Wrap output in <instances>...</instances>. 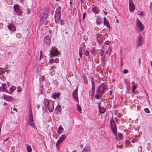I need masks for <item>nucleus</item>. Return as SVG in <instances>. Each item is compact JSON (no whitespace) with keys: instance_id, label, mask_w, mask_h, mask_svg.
Instances as JSON below:
<instances>
[{"instance_id":"nucleus-44","label":"nucleus","mask_w":152,"mask_h":152,"mask_svg":"<svg viewBox=\"0 0 152 152\" xmlns=\"http://www.w3.org/2000/svg\"><path fill=\"white\" fill-rule=\"evenodd\" d=\"M3 68H0V75H2V74L3 73Z\"/></svg>"},{"instance_id":"nucleus-5","label":"nucleus","mask_w":152,"mask_h":152,"mask_svg":"<svg viewBox=\"0 0 152 152\" xmlns=\"http://www.w3.org/2000/svg\"><path fill=\"white\" fill-rule=\"evenodd\" d=\"M50 53L51 55L56 56H57L58 52L57 49L56 47L53 46L52 47Z\"/></svg>"},{"instance_id":"nucleus-26","label":"nucleus","mask_w":152,"mask_h":152,"mask_svg":"<svg viewBox=\"0 0 152 152\" xmlns=\"http://www.w3.org/2000/svg\"><path fill=\"white\" fill-rule=\"evenodd\" d=\"M60 96V94L59 93H56L54 94L53 95V98L55 99H56V98L58 97H59Z\"/></svg>"},{"instance_id":"nucleus-28","label":"nucleus","mask_w":152,"mask_h":152,"mask_svg":"<svg viewBox=\"0 0 152 152\" xmlns=\"http://www.w3.org/2000/svg\"><path fill=\"white\" fill-rule=\"evenodd\" d=\"M27 151L28 152H31V148L30 145H27Z\"/></svg>"},{"instance_id":"nucleus-56","label":"nucleus","mask_w":152,"mask_h":152,"mask_svg":"<svg viewBox=\"0 0 152 152\" xmlns=\"http://www.w3.org/2000/svg\"><path fill=\"white\" fill-rule=\"evenodd\" d=\"M27 12L28 14H29L30 13V10L29 9H28Z\"/></svg>"},{"instance_id":"nucleus-11","label":"nucleus","mask_w":152,"mask_h":152,"mask_svg":"<svg viewBox=\"0 0 152 152\" xmlns=\"http://www.w3.org/2000/svg\"><path fill=\"white\" fill-rule=\"evenodd\" d=\"M8 29L11 31V34H12V32L16 30V27L14 24L11 23L7 26Z\"/></svg>"},{"instance_id":"nucleus-18","label":"nucleus","mask_w":152,"mask_h":152,"mask_svg":"<svg viewBox=\"0 0 152 152\" xmlns=\"http://www.w3.org/2000/svg\"><path fill=\"white\" fill-rule=\"evenodd\" d=\"M6 88L7 86L6 84L4 83L2 84L1 87H0V91H4L6 90Z\"/></svg>"},{"instance_id":"nucleus-27","label":"nucleus","mask_w":152,"mask_h":152,"mask_svg":"<svg viewBox=\"0 0 152 152\" xmlns=\"http://www.w3.org/2000/svg\"><path fill=\"white\" fill-rule=\"evenodd\" d=\"M102 94L97 93L96 95L95 96V97L96 99H99V97H102Z\"/></svg>"},{"instance_id":"nucleus-40","label":"nucleus","mask_w":152,"mask_h":152,"mask_svg":"<svg viewBox=\"0 0 152 152\" xmlns=\"http://www.w3.org/2000/svg\"><path fill=\"white\" fill-rule=\"evenodd\" d=\"M144 110L145 112L146 113H150V111L148 108H145L144 109Z\"/></svg>"},{"instance_id":"nucleus-30","label":"nucleus","mask_w":152,"mask_h":152,"mask_svg":"<svg viewBox=\"0 0 152 152\" xmlns=\"http://www.w3.org/2000/svg\"><path fill=\"white\" fill-rule=\"evenodd\" d=\"M0 79L1 80L3 81H4L5 79V77L4 75H1L0 77Z\"/></svg>"},{"instance_id":"nucleus-61","label":"nucleus","mask_w":152,"mask_h":152,"mask_svg":"<svg viewBox=\"0 0 152 152\" xmlns=\"http://www.w3.org/2000/svg\"><path fill=\"white\" fill-rule=\"evenodd\" d=\"M118 118H121V114H118Z\"/></svg>"},{"instance_id":"nucleus-34","label":"nucleus","mask_w":152,"mask_h":152,"mask_svg":"<svg viewBox=\"0 0 152 152\" xmlns=\"http://www.w3.org/2000/svg\"><path fill=\"white\" fill-rule=\"evenodd\" d=\"M77 109L78 110L79 112L81 111V108L80 106L78 104H77Z\"/></svg>"},{"instance_id":"nucleus-25","label":"nucleus","mask_w":152,"mask_h":152,"mask_svg":"<svg viewBox=\"0 0 152 152\" xmlns=\"http://www.w3.org/2000/svg\"><path fill=\"white\" fill-rule=\"evenodd\" d=\"M99 109L100 113H103L105 112V110L102 107H99Z\"/></svg>"},{"instance_id":"nucleus-21","label":"nucleus","mask_w":152,"mask_h":152,"mask_svg":"<svg viewBox=\"0 0 152 152\" xmlns=\"http://www.w3.org/2000/svg\"><path fill=\"white\" fill-rule=\"evenodd\" d=\"M61 109V107L60 105H58L56 108L55 109V111L56 113L60 112Z\"/></svg>"},{"instance_id":"nucleus-42","label":"nucleus","mask_w":152,"mask_h":152,"mask_svg":"<svg viewBox=\"0 0 152 152\" xmlns=\"http://www.w3.org/2000/svg\"><path fill=\"white\" fill-rule=\"evenodd\" d=\"M97 20H96V23L97 24H100L101 23V22L100 21V20L99 19H98L97 18Z\"/></svg>"},{"instance_id":"nucleus-41","label":"nucleus","mask_w":152,"mask_h":152,"mask_svg":"<svg viewBox=\"0 0 152 152\" xmlns=\"http://www.w3.org/2000/svg\"><path fill=\"white\" fill-rule=\"evenodd\" d=\"M59 130H60V131H62V130H64L63 128L62 127V126L61 125H60L58 128V129Z\"/></svg>"},{"instance_id":"nucleus-60","label":"nucleus","mask_w":152,"mask_h":152,"mask_svg":"<svg viewBox=\"0 0 152 152\" xmlns=\"http://www.w3.org/2000/svg\"><path fill=\"white\" fill-rule=\"evenodd\" d=\"M36 107L38 109L40 107V106L39 105H36Z\"/></svg>"},{"instance_id":"nucleus-62","label":"nucleus","mask_w":152,"mask_h":152,"mask_svg":"<svg viewBox=\"0 0 152 152\" xmlns=\"http://www.w3.org/2000/svg\"><path fill=\"white\" fill-rule=\"evenodd\" d=\"M54 11L53 10H52L51 11V13L52 15H53V13H54Z\"/></svg>"},{"instance_id":"nucleus-20","label":"nucleus","mask_w":152,"mask_h":152,"mask_svg":"<svg viewBox=\"0 0 152 152\" xmlns=\"http://www.w3.org/2000/svg\"><path fill=\"white\" fill-rule=\"evenodd\" d=\"M104 25L106 26L107 28L110 27L109 22L107 21L106 18L105 17L104 18Z\"/></svg>"},{"instance_id":"nucleus-54","label":"nucleus","mask_w":152,"mask_h":152,"mask_svg":"<svg viewBox=\"0 0 152 152\" xmlns=\"http://www.w3.org/2000/svg\"><path fill=\"white\" fill-rule=\"evenodd\" d=\"M85 15H86L85 12H84L83 14V19L85 18Z\"/></svg>"},{"instance_id":"nucleus-52","label":"nucleus","mask_w":152,"mask_h":152,"mask_svg":"<svg viewBox=\"0 0 152 152\" xmlns=\"http://www.w3.org/2000/svg\"><path fill=\"white\" fill-rule=\"evenodd\" d=\"M105 43L106 45H108L110 44V42L109 41H107L105 42Z\"/></svg>"},{"instance_id":"nucleus-53","label":"nucleus","mask_w":152,"mask_h":152,"mask_svg":"<svg viewBox=\"0 0 152 152\" xmlns=\"http://www.w3.org/2000/svg\"><path fill=\"white\" fill-rule=\"evenodd\" d=\"M92 89V94L93 95L94 94V92H95V89Z\"/></svg>"},{"instance_id":"nucleus-8","label":"nucleus","mask_w":152,"mask_h":152,"mask_svg":"<svg viewBox=\"0 0 152 152\" xmlns=\"http://www.w3.org/2000/svg\"><path fill=\"white\" fill-rule=\"evenodd\" d=\"M29 125L32 126L35 129H37V128L35 126L33 121V117L32 114L31 113L29 116Z\"/></svg>"},{"instance_id":"nucleus-2","label":"nucleus","mask_w":152,"mask_h":152,"mask_svg":"<svg viewBox=\"0 0 152 152\" xmlns=\"http://www.w3.org/2000/svg\"><path fill=\"white\" fill-rule=\"evenodd\" d=\"M110 125L112 131L116 136L117 135V128L115 124L112 119L110 121Z\"/></svg>"},{"instance_id":"nucleus-22","label":"nucleus","mask_w":152,"mask_h":152,"mask_svg":"<svg viewBox=\"0 0 152 152\" xmlns=\"http://www.w3.org/2000/svg\"><path fill=\"white\" fill-rule=\"evenodd\" d=\"M44 103L45 104V105L47 107L50 103V102H49V100L48 99H45Z\"/></svg>"},{"instance_id":"nucleus-38","label":"nucleus","mask_w":152,"mask_h":152,"mask_svg":"<svg viewBox=\"0 0 152 152\" xmlns=\"http://www.w3.org/2000/svg\"><path fill=\"white\" fill-rule=\"evenodd\" d=\"M100 51V56H102H102L103 55L104 51L102 49H101Z\"/></svg>"},{"instance_id":"nucleus-46","label":"nucleus","mask_w":152,"mask_h":152,"mask_svg":"<svg viewBox=\"0 0 152 152\" xmlns=\"http://www.w3.org/2000/svg\"><path fill=\"white\" fill-rule=\"evenodd\" d=\"M21 91V90L20 87V86H18V87L17 91L18 92H20Z\"/></svg>"},{"instance_id":"nucleus-9","label":"nucleus","mask_w":152,"mask_h":152,"mask_svg":"<svg viewBox=\"0 0 152 152\" xmlns=\"http://www.w3.org/2000/svg\"><path fill=\"white\" fill-rule=\"evenodd\" d=\"M14 9L15 12L18 15H20L21 13V11L20 10V7L18 4H16L14 7Z\"/></svg>"},{"instance_id":"nucleus-3","label":"nucleus","mask_w":152,"mask_h":152,"mask_svg":"<svg viewBox=\"0 0 152 152\" xmlns=\"http://www.w3.org/2000/svg\"><path fill=\"white\" fill-rule=\"evenodd\" d=\"M105 89V87L103 84H101L99 85L96 88V93L102 94H104V91Z\"/></svg>"},{"instance_id":"nucleus-49","label":"nucleus","mask_w":152,"mask_h":152,"mask_svg":"<svg viewBox=\"0 0 152 152\" xmlns=\"http://www.w3.org/2000/svg\"><path fill=\"white\" fill-rule=\"evenodd\" d=\"M57 132L58 134L60 135L62 133V132H61V131H60V130H57Z\"/></svg>"},{"instance_id":"nucleus-37","label":"nucleus","mask_w":152,"mask_h":152,"mask_svg":"<svg viewBox=\"0 0 152 152\" xmlns=\"http://www.w3.org/2000/svg\"><path fill=\"white\" fill-rule=\"evenodd\" d=\"M1 103L2 105L4 106H6L7 105V103H6L5 101H1Z\"/></svg>"},{"instance_id":"nucleus-51","label":"nucleus","mask_w":152,"mask_h":152,"mask_svg":"<svg viewBox=\"0 0 152 152\" xmlns=\"http://www.w3.org/2000/svg\"><path fill=\"white\" fill-rule=\"evenodd\" d=\"M128 72V71L127 69H124L123 71V72L124 74L127 73Z\"/></svg>"},{"instance_id":"nucleus-58","label":"nucleus","mask_w":152,"mask_h":152,"mask_svg":"<svg viewBox=\"0 0 152 152\" xmlns=\"http://www.w3.org/2000/svg\"><path fill=\"white\" fill-rule=\"evenodd\" d=\"M9 139V138H7L4 140V142H5L7 141Z\"/></svg>"},{"instance_id":"nucleus-47","label":"nucleus","mask_w":152,"mask_h":152,"mask_svg":"<svg viewBox=\"0 0 152 152\" xmlns=\"http://www.w3.org/2000/svg\"><path fill=\"white\" fill-rule=\"evenodd\" d=\"M137 88V86H136L135 85H134L133 86V87L132 88V90H135Z\"/></svg>"},{"instance_id":"nucleus-63","label":"nucleus","mask_w":152,"mask_h":152,"mask_svg":"<svg viewBox=\"0 0 152 152\" xmlns=\"http://www.w3.org/2000/svg\"><path fill=\"white\" fill-rule=\"evenodd\" d=\"M110 95H111L112 94V91H110Z\"/></svg>"},{"instance_id":"nucleus-57","label":"nucleus","mask_w":152,"mask_h":152,"mask_svg":"<svg viewBox=\"0 0 152 152\" xmlns=\"http://www.w3.org/2000/svg\"><path fill=\"white\" fill-rule=\"evenodd\" d=\"M150 9H151V10H152V3H151V5L150 6Z\"/></svg>"},{"instance_id":"nucleus-7","label":"nucleus","mask_w":152,"mask_h":152,"mask_svg":"<svg viewBox=\"0 0 152 152\" xmlns=\"http://www.w3.org/2000/svg\"><path fill=\"white\" fill-rule=\"evenodd\" d=\"M66 138V135H62L58 140L56 144V146L58 149V145L63 142L65 139Z\"/></svg>"},{"instance_id":"nucleus-14","label":"nucleus","mask_w":152,"mask_h":152,"mask_svg":"<svg viewBox=\"0 0 152 152\" xmlns=\"http://www.w3.org/2000/svg\"><path fill=\"white\" fill-rule=\"evenodd\" d=\"M44 42L47 45L49 46V44L50 42V39L49 36H47L44 37Z\"/></svg>"},{"instance_id":"nucleus-17","label":"nucleus","mask_w":152,"mask_h":152,"mask_svg":"<svg viewBox=\"0 0 152 152\" xmlns=\"http://www.w3.org/2000/svg\"><path fill=\"white\" fill-rule=\"evenodd\" d=\"M92 11L95 14H98L99 12V10L98 8L96 6H94L92 8Z\"/></svg>"},{"instance_id":"nucleus-24","label":"nucleus","mask_w":152,"mask_h":152,"mask_svg":"<svg viewBox=\"0 0 152 152\" xmlns=\"http://www.w3.org/2000/svg\"><path fill=\"white\" fill-rule=\"evenodd\" d=\"M91 81L92 83L91 89H95V83L94 80V79H92Z\"/></svg>"},{"instance_id":"nucleus-16","label":"nucleus","mask_w":152,"mask_h":152,"mask_svg":"<svg viewBox=\"0 0 152 152\" xmlns=\"http://www.w3.org/2000/svg\"><path fill=\"white\" fill-rule=\"evenodd\" d=\"M48 13V12L47 10H46L45 11H43L42 13V18L46 20Z\"/></svg>"},{"instance_id":"nucleus-64","label":"nucleus","mask_w":152,"mask_h":152,"mask_svg":"<svg viewBox=\"0 0 152 152\" xmlns=\"http://www.w3.org/2000/svg\"><path fill=\"white\" fill-rule=\"evenodd\" d=\"M108 52V50H107L105 51V53L106 54H107Z\"/></svg>"},{"instance_id":"nucleus-32","label":"nucleus","mask_w":152,"mask_h":152,"mask_svg":"<svg viewBox=\"0 0 152 152\" xmlns=\"http://www.w3.org/2000/svg\"><path fill=\"white\" fill-rule=\"evenodd\" d=\"M15 87L14 86H13L11 87L10 89V90L11 92H12L14 90H15Z\"/></svg>"},{"instance_id":"nucleus-1","label":"nucleus","mask_w":152,"mask_h":152,"mask_svg":"<svg viewBox=\"0 0 152 152\" xmlns=\"http://www.w3.org/2000/svg\"><path fill=\"white\" fill-rule=\"evenodd\" d=\"M61 8L59 6L57 7L56 10L54 15L55 21L56 22H58L61 18Z\"/></svg>"},{"instance_id":"nucleus-15","label":"nucleus","mask_w":152,"mask_h":152,"mask_svg":"<svg viewBox=\"0 0 152 152\" xmlns=\"http://www.w3.org/2000/svg\"><path fill=\"white\" fill-rule=\"evenodd\" d=\"M77 87L76 88V89L75 90L73 93H72V96L76 101H77V100H78V97L77 96Z\"/></svg>"},{"instance_id":"nucleus-23","label":"nucleus","mask_w":152,"mask_h":152,"mask_svg":"<svg viewBox=\"0 0 152 152\" xmlns=\"http://www.w3.org/2000/svg\"><path fill=\"white\" fill-rule=\"evenodd\" d=\"M83 80L84 83L86 84L88 83V81L87 79V78L85 74H84L83 76Z\"/></svg>"},{"instance_id":"nucleus-36","label":"nucleus","mask_w":152,"mask_h":152,"mask_svg":"<svg viewBox=\"0 0 152 152\" xmlns=\"http://www.w3.org/2000/svg\"><path fill=\"white\" fill-rule=\"evenodd\" d=\"M60 25H64V20L63 19H61L60 20Z\"/></svg>"},{"instance_id":"nucleus-31","label":"nucleus","mask_w":152,"mask_h":152,"mask_svg":"<svg viewBox=\"0 0 152 152\" xmlns=\"http://www.w3.org/2000/svg\"><path fill=\"white\" fill-rule=\"evenodd\" d=\"M101 60L102 61V64H103L104 67L105 66V65L106 64V63L105 61H104L103 59V57H102Z\"/></svg>"},{"instance_id":"nucleus-19","label":"nucleus","mask_w":152,"mask_h":152,"mask_svg":"<svg viewBox=\"0 0 152 152\" xmlns=\"http://www.w3.org/2000/svg\"><path fill=\"white\" fill-rule=\"evenodd\" d=\"M82 152H91V150L89 147L85 146L82 150Z\"/></svg>"},{"instance_id":"nucleus-59","label":"nucleus","mask_w":152,"mask_h":152,"mask_svg":"<svg viewBox=\"0 0 152 152\" xmlns=\"http://www.w3.org/2000/svg\"><path fill=\"white\" fill-rule=\"evenodd\" d=\"M96 38L98 39L99 37L100 36V35L99 34H98L96 35Z\"/></svg>"},{"instance_id":"nucleus-12","label":"nucleus","mask_w":152,"mask_h":152,"mask_svg":"<svg viewBox=\"0 0 152 152\" xmlns=\"http://www.w3.org/2000/svg\"><path fill=\"white\" fill-rule=\"evenodd\" d=\"M54 102L53 101H50V104L47 107L50 112H52L53 111L54 109Z\"/></svg>"},{"instance_id":"nucleus-4","label":"nucleus","mask_w":152,"mask_h":152,"mask_svg":"<svg viewBox=\"0 0 152 152\" xmlns=\"http://www.w3.org/2000/svg\"><path fill=\"white\" fill-rule=\"evenodd\" d=\"M136 25L137 27L140 32H142L144 30V26L138 18L136 19Z\"/></svg>"},{"instance_id":"nucleus-13","label":"nucleus","mask_w":152,"mask_h":152,"mask_svg":"<svg viewBox=\"0 0 152 152\" xmlns=\"http://www.w3.org/2000/svg\"><path fill=\"white\" fill-rule=\"evenodd\" d=\"M3 99L5 100L8 102H12L13 99V98L12 96L6 95H4L3 96Z\"/></svg>"},{"instance_id":"nucleus-29","label":"nucleus","mask_w":152,"mask_h":152,"mask_svg":"<svg viewBox=\"0 0 152 152\" xmlns=\"http://www.w3.org/2000/svg\"><path fill=\"white\" fill-rule=\"evenodd\" d=\"M117 137L120 140H121L122 138V134L121 133H119L118 134Z\"/></svg>"},{"instance_id":"nucleus-43","label":"nucleus","mask_w":152,"mask_h":152,"mask_svg":"<svg viewBox=\"0 0 152 152\" xmlns=\"http://www.w3.org/2000/svg\"><path fill=\"white\" fill-rule=\"evenodd\" d=\"M89 53L88 51L86 50V51L85 54V55H86V56H89Z\"/></svg>"},{"instance_id":"nucleus-10","label":"nucleus","mask_w":152,"mask_h":152,"mask_svg":"<svg viewBox=\"0 0 152 152\" xmlns=\"http://www.w3.org/2000/svg\"><path fill=\"white\" fill-rule=\"evenodd\" d=\"M144 43L142 37L141 36L137 37V46L139 47L142 45Z\"/></svg>"},{"instance_id":"nucleus-45","label":"nucleus","mask_w":152,"mask_h":152,"mask_svg":"<svg viewBox=\"0 0 152 152\" xmlns=\"http://www.w3.org/2000/svg\"><path fill=\"white\" fill-rule=\"evenodd\" d=\"M54 62V60L53 59H51L49 61V63L50 64L53 63Z\"/></svg>"},{"instance_id":"nucleus-50","label":"nucleus","mask_w":152,"mask_h":152,"mask_svg":"<svg viewBox=\"0 0 152 152\" xmlns=\"http://www.w3.org/2000/svg\"><path fill=\"white\" fill-rule=\"evenodd\" d=\"M55 68V67L54 66H50V70L52 71Z\"/></svg>"},{"instance_id":"nucleus-6","label":"nucleus","mask_w":152,"mask_h":152,"mask_svg":"<svg viewBox=\"0 0 152 152\" xmlns=\"http://www.w3.org/2000/svg\"><path fill=\"white\" fill-rule=\"evenodd\" d=\"M129 11L131 12H133L135 9L134 5L132 0H129Z\"/></svg>"},{"instance_id":"nucleus-48","label":"nucleus","mask_w":152,"mask_h":152,"mask_svg":"<svg viewBox=\"0 0 152 152\" xmlns=\"http://www.w3.org/2000/svg\"><path fill=\"white\" fill-rule=\"evenodd\" d=\"M55 62L56 63H58L59 62V59L58 58H56L55 60Z\"/></svg>"},{"instance_id":"nucleus-39","label":"nucleus","mask_w":152,"mask_h":152,"mask_svg":"<svg viewBox=\"0 0 152 152\" xmlns=\"http://www.w3.org/2000/svg\"><path fill=\"white\" fill-rule=\"evenodd\" d=\"M125 143H126V145H129V144L130 143V141L128 140H126V141Z\"/></svg>"},{"instance_id":"nucleus-35","label":"nucleus","mask_w":152,"mask_h":152,"mask_svg":"<svg viewBox=\"0 0 152 152\" xmlns=\"http://www.w3.org/2000/svg\"><path fill=\"white\" fill-rule=\"evenodd\" d=\"M45 20H46L45 19L42 18L40 22V24L41 25H42L43 23L45 21Z\"/></svg>"},{"instance_id":"nucleus-33","label":"nucleus","mask_w":152,"mask_h":152,"mask_svg":"<svg viewBox=\"0 0 152 152\" xmlns=\"http://www.w3.org/2000/svg\"><path fill=\"white\" fill-rule=\"evenodd\" d=\"M82 48H80L79 50V55L80 56V58H82V53L81 51V50Z\"/></svg>"},{"instance_id":"nucleus-55","label":"nucleus","mask_w":152,"mask_h":152,"mask_svg":"<svg viewBox=\"0 0 152 152\" xmlns=\"http://www.w3.org/2000/svg\"><path fill=\"white\" fill-rule=\"evenodd\" d=\"M143 13L142 12H140L139 14L140 16H142L143 15Z\"/></svg>"}]
</instances>
